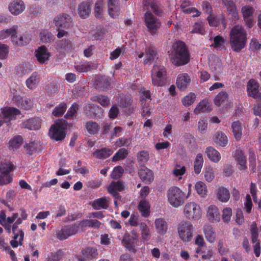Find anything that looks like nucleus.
<instances>
[{
  "mask_svg": "<svg viewBox=\"0 0 261 261\" xmlns=\"http://www.w3.org/2000/svg\"><path fill=\"white\" fill-rule=\"evenodd\" d=\"M222 218L223 222L227 223L230 221L232 215V211L230 207H226L222 210Z\"/></svg>",
  "mask_w": 261,
  "mask_h": 261,
  "instance_id": "61",
  "label": "nucleus"
},
{
  "mask_svg": "<svg viewBox=\"0 0 261 261\" xmlns=\"http://www.w3.org/2000/svg\"><path fill=\"white\" fill-rule=\"evenodd\" d=\"M66 128V121L59 120L51 126L48 132L49 136L56 141L62 140L65 137Z\"/></svg>",
  "mask_w": 261,
  "mask_h": 261,
  "instance_id": "9",
  "label": "nucleus"
},
{
  "mask_svg": "<svg viewBox=\"0 0 261 261\" xmlns=\"http://www.w3.org/2000/svg\"><path fill=\"white\" fill-rule=\"evenodd\" d=\"M23 143V139L20 136H16L12 138L9 142L10 149L15 150L18 149Z\"/></svg>",
  "mask_w": 261,
  "mask_h": 261,
  "instance_id": "44",
  "label": "nucleus"
},
{
  "mask_svg": "<svg viewBox=\"0 0 261 261\" xmlns=\"http://www.w3.org/2000/svg\"><path fill=\"white\" fill-rule=\"evenodd\" d=\"M241 11L244 19H246V18L252 17L254 13V9L252 6L246 5L242 8Z\"/></svg>",
  "mask_w": 261,
  "mask_h": 261,
  "instance_id": "63",
  "label": "nucleus"
},
{
  "mask_svg": "<svg viewBox=\"0 0 261 261\" xmlns=\"http://www.w3.org/2000/svg\"><path fill=\"white\" fill-rule=\"evenodd\" d=\"M139 175L142 180L145 184H150L154 179L152 171L145 167H142L140 169Z\"/></svg>",
  "mask_w": 261,
  "mask_h": 261,
  "instance_id": "23",
  "label": "nucleus"
},
{
  "mask_svg": "<svg viewBox=\"0 0 261 261\" xmlns=\"http://www.w3.org/2000/svg\"><path fill=\"white\" fill-rule=\"evenodd\" d=\"M39 144L35 142H31L28 144H26L24 146L26 150L27 153L29 155H32L37 151L39 149Z\"/></svg>",
  "mask_w": 261,
  "mask_h": 261,
  "instance_id": "54",
  "label": "nucleus"
},
{
  "mask_svg": "<svg viewBox=\"0 0 261 261\" xmlns=\"http://www.w3.org/2000/svg\"><path fill=\"white\" fill-rule=\"evenodd\" d=\"M186 219L193 221H198L202 217V210L200 204L194 201L187 202L182 211Z\"/></svg>",
  "mask_w": 261,
  "mask_h": 261,
  "instance_id": "6",
  "label": "nucleus"
},
{
  "mask_svg": "<svg viewBox=\"0 0 261 261\" xmlns=\"http://www.w3.org/2000/svg\"><path fill=\"white\" fill-rule=\"evenodd\" d=\"M194 188L197 194L200 197L202 198H205L206 197L207 188L206 184L204 182L202 181H198L196 182Z\"/></svg>",
  "mask_w": 261,
  "mask_h": 261,
  "instance_id": "40",
  "label": "nucleus"
},
{
  "mask_svg": "<svg viewBox=\"0 0 261 261\" xmlns=\"http://www.w3.org/2000/svg\"><path fill=\"white\" fill-rule=\"evenodd\" d=\"M40 81V76L38 73L34 72L26 81V85L30 89H35Z\"/></svg>",
  "mask_w": 261,
  "mask_h": 261,
  "instance_id": "41",
  "label": "nucleus"
},
{
  "mask_svg": "<svg viewBox=\"0 0 261 261\" xmlns=\"http://www.w3.org/2000/svg\"><path fill=\"white\" fill-rule=\"evenodd\" d=\"M86 128L89 134H95L98 132L99 127L96 122L89 121L86 123Z\"/></svg>",
  "mask_w": 261,
  "mask_h": 261,
  "instance_id": "58",
  "label": "nucleus"
},
{
  "mask_svg": "<svg viewBox=\"0 0 261 261\" xmlns=\"http://www.w3.org/2000/svg\"><path fill=\"white\" fill-rule=\"evenodd\" d=\"M206 216L208 221L212 223H218L221 219L219 209L214 204H211L207 207Z\"/></svg>",
  "mask_w": 261,
  "mask_h": 261,
  "instance_id": "13",
  "label": "nucleus"
},
{
  "mask_svg": "<svg viewBox=\"0 0 261 261\" xmlns=\"http://www.w3.org/2000/svg\"><path fill=\"white\" fill-rule=\"evenodd\" d=\"M13 100L16 105L19 108L25 110L30 109L32 106L33 102L29 98H21L19 96L14 97Z\"/></svg>",
  "mask_w": 261,
  "mask_h": 261,
  "instance_id": "28",
  "label": "nucleus"
},
{
  "mask_svg": "<svg viewBox=\"0 0 261 261\" xmlns=\"http://www.w3.org/2000/svg\"><path fill=\"white\" fill-rule=\"evenodd\" d=\"M207 19L211 27H216L221 25L224 29L226 27V23L223 15L215 17L211 15Z\"/></svg>",
  "mask_w": 261,
  "mask_h": 261,
  "instance_id": "24",
  "label": "nucleus"
},
{
  "mask_svg": "<svg viewBox=\"0 0 261 261\" xmlns=\"http://www.w3.org/2000/svg\"><path fill=\"white\" fill-rule=\"evenodd\" d=\"M41 120L39 118H31L23 123V126L31 130H37L40 128Z\"/></svg>",
  "mask_w": 261,
  "mask_h": 261,
  "instance_id": "30",
  "label": "nucleus"
},
{
  "mask_svg": "<svg viewBox=\"0 0 261 261\" xmlns=\"http://www.w3.org/2000/svg\"><path fill=\"white\" fill-rule=\"evenodd\" d=\"M225 40L220 36H217L214 38V43L212 46L217 49H220L224 47Z\"/></svg>",
  "mask_w": 261,
  "mask_h": 261,
  "instance_id": "60",
  "label": "nucleus"
},
{
  "mask_svg": "<svg viewBox=\"0 0 261 261\" xmlns=\"http://www.w3.org/2000/svg\"><path fill=\"white\" fill-rule=\"evenodd\" d=\"M203 158L201 153L197 154L194 162V169L196 174H198L200 173L201 169L203 165Z\"/></svg>",
  "mask_w": 261,
  "mask_h": 261,
  "instance_id": "45",
  "label": "nucleus"
},
{
  "mask_svg": "<svg viewBox=\"0 0 261 261\" xmlns=\"http://www.w3.org/2000/svg\"><path fill=\"white\" fill-rule=\"evenodd\" d=\"M205 153L208 158L214 163H218L221 160V155L214 147L210 146L206 148Z\"/></svg>",
  "mask_w": 261,
  "mask_h": 261,
  "instance_id": "33",
  "label": "nucleus"
},
{
  "mask_svg": "<svg viewBox=\"0 0 261 261\" xmlns=\"http://www.w3.org/2000/svg\"><path fill=\"white\" fill-rule=\"evenodd\" d=\"M216 195L218 199L222 202H227L230 198L229 191L223 187L218 188Z\"/></svg>",
  "mask_w": 261,
  "mask_h": 261,
  "instance_id": "35",
  "label": "nucleus"
},
{
  "mask_svg": "<svg viewBox=\"0 0 261 261\" xmlns=\"http://www.w3.org/2000/svg\"><path fill=\"white\" fill-rule=\"evenodd\" d=\"M0 248L10 254L12 261H17L15 252L11 249L9 245L5 243L2 238H0Z\"/></svg>",
  "mask_w": 261,
  "mask_h": 261,
  "instance_id": "48",
  "label": "nucleus"
},
{
  "mask_svg": "<svg viewBox=\"0 0 261 261\" xmlns=\"http://www.w3.org/2000/svg\"><path fill=\"white\" fill-rule=\"evenodd\" d=\"M54 21L59 30L60 28H69L71 25V18L66 14H61L55 17Z\"/></svg>",
  "mask_w": 261,
  "mask_h": 261,
  "instance_id": "14",
  "label": "nucleus"
},
{
  "mask_svg": "<svg viewBox=\"0 0 261 261\" xmlns=\"http://www.w3.org/2000/svg\"><path fill=\"white\" fill-rule=\"evenodd\" d=\"M149 153L147 151H141L137 154V159L139 162L141 164L146 163L149 159Z\"/></svg>",
  "mask_w": 261,
  "mask_h": 261,
  "instance_id": "64",
  "label": "nucleus"
},
{
  "mask_svg": "<svg viewBox=\"0 0 261 261\" xmlns=\"http://www.w3.org/2000/svg\"><path fill=\"white\" fill-rule=\"evenodd\" d=\"M128 154V151L125 148H121L115 154L112 158V161L116 162L123 160L126 157Z\"/></svg>",
  "mask_w": 261,
  "mask_h": 261,
  "instance_id": "55",
  "label": "nucleus"
},
{
  "mask_svg": "<svg viewBox=\"0 0 261 261\" xmlns=\"http://www.w3.org/2000/svg\"><path fill=\"white\" fill-rule=\"evenodd\" d=\"M18 26L15 25L11 28L3 30L0 32V40H3L10 36L12 42L15 41V37L18 33Z\"/></svg>",
  "mask_w": 261,
  "mask_h": 261,
  "instance_id": "19",
  "label": "nucleus"
},
{
  "mask_svg": "<svg viewBox=\"0 0 261 261\" xmlns=\"http://www.w3.org/2000/svg\"><path fill=\"white\" fill-rule=\"evenodd\" d=\"M167 198L168 203L175 208L182 206L187 199L185 192L176 186H172L168 190Z\"/></svg>",
  "mask_w": 261,
  "mask_h": 261,
  "instance_id": "5",
  "label": "nucleus"
},
{
  "mask_svg": "<svg viewBox=\"0 0 261 261\" xmlns=\"http://www.w3.org/2000/svg\"><path fill=\"white\" fill-rule=\"evenodd\" d=\"M114 152V150L110 148H104L96 150L93 154L98 159H105L110 156Z\"/></svg>",
  "mask_w": 261,
  "mask_h": 261,
  "instance_id": "47",
  "label": "nucleus"
},
{
  "mask_svg": "<svg viewBox=\"0 0 261 261\" xmlns=\"http://www.w3.org/2000/svg\"><path fill=\"white\" fill-rule=\"evenodd\" d=\"M168 55L171 62L177 66L185 65L190 61V54L186 44L180 41L173 43Z\"/></svg>",
  "mask_w": 261,
  "mask_h": 261,
  "instance_id": "3",
  "label": "nucleus"
},
{
  "mask_svg": "<svg viewBox=\"0 0 261 261\" xmlns=\"http://www.w3.org/2000/svg\"><path fill=\"white\" fill-rule=\"evenodd\" d=\"M28 214L24 209H21L18 212L13 213L12 215L7 217L4 212H0V224L3 225L8 233H10L12 229L14 234L13 239L10 241V244L13 248H16L22 245L24 233L19 230L16 232L18 226L21 224L23 220L27 219Z\"/></svg>",
  "mask_w": 261,
  "mask_h": 261,
  "instance_id": "1",
  "label": "nucleus"
},
{
  "mask_svg": "<svg viewBox=\"0 0 261 261\" xmlns=\"http://www.w3.org/2000/svg\"><path fill=\"white\" fill-rule=\"evenodd\" d=\"M20 114V111L15 108L6 107L2 109L0 113V127L4 122L7 123L15 119L16 116Z\"/></svg>",
  "mask_w": 261,
  "mask_h": 261,
  "instance_id": "11",
  "label": "nucleus"
},
{
  "mask_svg": "<svg viewBox=\"0 0 261 261\" xmlns=\"http://www.w3.org/2000/svg\"><path fill=\"white\" fill-rule=\"evenodd\" d=\"M138 208L143 217L147 218L149 216L150 206L149 202L146 200H141L138 204Z\"/></svg>",
  "mask_w": 261,
  "mask_h": 261,
  "instance_id": "32",
  "label": "nucleus"
},
{
  "mask_svg": "<svg viewBox=\"0 0 261 261\" xmlns=\"http://www.w3.org/2000/svg\"><path fill=\"white\" fill-rule=\"evenodd\" d=\"M100 225L101 223L99 221L92 219L84 220L77 223L78 227L82 229H84L88 227L98 228Z\"/></svg>",
  "mask_w": 261,
  "mask_h": 261,
  "instance_id": "37",
  "label": "nucleus"
},
{
  "mask_svg": "<svg viewBox=\"0 0 261 261\" xmlns=\"http://www.w3.org/2000/svg\"><path fill=\"white\" fill-rule=\"evenodd\" d=\"M18 26L15 25L11 28L3 30L0 32V40H3L10 36L12 42L15 41V37L18 33Z\"/></svg>",
  "mask_w": 261,
  "mask_h": 261,
  "instance_id": "20",
  "label": "nucleus"
},
{
  "mask_svg": "<svg viewBox=\"0 0 261 261\" xmlns=\"http://www.w3.org/2000/svg\"><path fill=\"white\" fill-rule=\"evenodd\" d=\"M140 229L143 241L144 242H148L151 237V230L149 227L146 223L142 222L140 224Z\"/></svg>",
  "mask_w": 261,
  "mask_h": 261,
  "instance_id": "38",
  "label": "nucleus"
},
{
  "mask_svg": "<svg viewBox=\"0 0 261 261\" xmlns=\"http://www.w3.org/2000/svg\"><path fill=\"white\" fill-rule=\"evenodd\" d=\"M122 242L124 246L131 251H135L136 247L139 246V241L132 237L128 233L124 234Z\"/></svg>",
  "mask_w": 261,
  "mask_h": 261,
  "instance_id": "18",
  "label": "nucleus"
},
{
  "mask_svg": "<svg viewBox=\"0 0 261 261\" xmlns=\"http://www.w3.org/2000/svg\"><path fill=\"white\" fill-rule=\"evenodd\" d=\"M109 203V198L101 197L93 201L91 203L92 206L95 210L106 209Z\"/></svg>",
  "mask_w": 261,
  "mask_h": 261,
  "instance_id": "36",
  "label": "nucleus"
},
{
  "mask_svg": "<svg viewBox=\"0 0 261 261\" xmlns=\"http://www.w3.org/2000/svg\"><path fill=\"white\" fill-rule=\"evenodd\" d=\"M145 58L144 61V64H149L155 58H157L156 50L152 47H147L145 49Z\"/></svg>",
  "mask_w": 261,
  "mask_h": 261,
  "instance_id": "42",
  "label": "nucleus"
},
{
  "mask_svg": "<svg viewBox=\"0 0 261 261\" xmlns=\"http://www.w3.org/2000/svg\"><path fill=\"white\" fill-rule=\"evenodd\" d=\"M191 82V76L187 73H182L178 75L176 84L180 90L185 91L190 86Z\"/></svg>",
  "mask_w": 261,
  "mask_h": 261,
  "instance_id": "15",
  "label": "nucleus"
},
{
  "mask_svg": "<svg viewBox=\"0 0 261 261\" xmlns=\"http://www.w3.org/2000/svg\"><path fill=\"white\" fill-rule=\"evenodd\" d=\"M103 1L97 0L95 5L94 13L97 18H101L102 15Z\"/></svg>",
  "mask_w": 261,
  "mask_h": 261,
  "instance_id": "62",
  "label": "nucleus"
},
{
  "mask_svg": "<svg viewBox=\"0 0 261 261\" xmlns=\"http://www.w3.org/2000/svg\"><path fill=\"white\" fill-rule=\"evenodd\" d=\"M211 111V108L208 100L203 99L196 106L194 113L195 114H198L200 113L208 112Z\"/></svg>",
  "mask_w": 261,
  "mask_h": 261,
  "instance_id": "34",
  "label": "nucleus"
},
{
  "mask_svg": "<svg viewBox=\"0 0 261 261\" xmlns=\"http://www.w3.org/2000/svg\"><path fill=\"white\" fill-rule=\"evenodd\" d=\"M154 225L156 232L160 236H163L167 232L168 225L164 219L159 218L155 219Z\"/></svg>",
  "mask_w": 261,
  "mask_h": 261,
  "instance_id": "26",
  "label": "nucleus"
},
{
  "mask_svg": "<svg viewBox=\"0 0 261 261\" xmlns=\"http://www.w3.org/2000/svg\"><path fill=\"white\" fill-rule=\"evenodd\" d=\"M222 4L226 7L228 12L231 14L233 19H238L239 14L237 11L236 5L231 0H222Z\"/></svg>",
  "mask_w": 261,
  "mask_h": 261,
  "instance_id": "31",
  "label": "nucleus"
},
{
  "mask_svg": "<svg viewBox=\"0 0 261 261\" xmlns=\"http://www.w3.org/2000/svg\"><path fill=\"white\" fill-rule=\"evenodd\" d=\"M8 9L12 15H18L24 11L25 5L22 0H14L9 4Z\"/></svg>",
  "mask_w": 261,
  "mask_h": 261,
  "instance_id": "16",
  "label": "nucleus"
},
{
  "mask_svg": "<svg viewBox=\"0 0 261 261\" xmlns=\"http://www.w3.org/2000/svg\"><path fill=\"white\" fill-rule=\"evenodd\" d=\"M31 40V35L29 33L24 34L23 36L17 37V35L15 37V41L14 44L18 45H24L28 44Z\"/></svg>",
  "mask_w": 261,
  "mask_h": 261,
  "instance_id": "50",
  "label": "nucleus"
},
{
  "mask_svg": "<svg viewBox=\"0 0 261 261\" xmlns=\"http://www.w3.org/2000/svg\"><path fill=\"white\" fill-rule=\"evenodd\" d=\"M232 132L235 139L237 140H240L242 135V127L241 123L239 121H234L231 125Z\"/></svg>",
  "mask_w": 261,
  "mask_h": 261,
  "instance_id": "43",
  "label": "nucleus"
},
{
  "mask_svg": "<svg viewBox=\"0 0 261 261\" xmlns=\"http://www.w3.org/2000/svg\"><path fill=\"white\" fill-rule=\"evenodd\" d=\"M75 68L79 72H86L92 69V66L89 62H81L75 65Z\"/></svg>",
  "mask_w": 261,
  "mask_h": 261,
  "instance_id": "52",
  "label": "nucleus"
},
{
  "mask_svg": "<svg viewBox=\"0 0 261 261\" xmlns=\"http://www.w3.org/2000/svg\"><path fill=\"white\" fill-rule=\"evenodd\" d=\"M203 174L204 179L208 182H212L215 176L214 169L211 166H206L204 168Z\"/></svg>",
  "mask_w": 261,
  "mask_h": 261,
  "instance_id": "51",
  "label": "nucleus"
},
{
  "mask_svg": "<svg viewBox=\"0 0 261 261\" xmlns=\"http://www.w3.org/2000/svg\"><path fill=\"white\" fill-rule=\"evenodd\" d=\"M152 84L156 86H163L166 83V70L161 64L154 65L151 70Z\"/></svg>",
  "mask_w": 261,
  "mask_h": 261,
  "instance_id": "8",
  "label": "nucleus"
},
{
  "mask_svg": "<svg viewBox=\"0 0 261 261\" xmlns=\"http://www.w3.org/2000/svg\"><path fill=\"white\" fill-rule=\"evenodd\" d=\"M143 8L145 24L151 34H154L160 28L161 23L155 15L161 16L163 11L156 0H144Z\"/></svg>",
  "mask_w": 261,
  "mask_h": 261,
  "instance_id": "2",
  "label": "nucleus"
},
{
  "mask_svg": "<svg viewBox=\"0 0 261 261\" xmlns=\"http://www.w3.org/2000/svg\"><path fill=\"white\" fill-rule=\"evenodd\" d=\"M258 83L253 79L249 80L247 84V92L249 96L261 101V92L259 91Z\"/></svg>",
  "mask_w": 261,
  "mask_h": 261,
  "instance_id": "12",
  "label": "nucleus"
},
{
  "mask_svg": "<svg viewBox=\"0 0 261 261\" xmlns=\"http://www.w3.org/2000/svg\"><path fill=\"white\" fill-rule=\"evenodd\" d=\"M54 36L47 31H42L40 33V40L44 43H48L53 40Z\"/></svg>",
  "mask_w": 261,
  "mask_h": 261,
  "instance_id": "57",
  "label": "nucleus"
},
{
  "mask_svg": "<svg viewBox=\"0 0 261 261\" xmlns=\"http://www.w3.org/2000/svg\"><path fill=\"white\" fill-rule=\"evenodd\" d=\"M228 95L224 91L218 93L215 97L214 102L216 106H220L224 104L228 99Z\"/></svg>",
  "mask_w": 261,
  "mask_h": 261,
  "instance_id": "49",
  "label": "nucleus"
},
{
  "mask_svg": "<svg viewBox=\"0 0 261 261\" xmlns=\"http://www.w3.org/2000/svg\"><path fill=\"white\" fill-rule=\"evenodd\" d=\"M247 34L244 29L240 25L232 28L230 33V44L233 50L241 51L246 44Z\"/></svg>",
  "mask_w": 261,
  "mask_h": 261,
  "instance_id": "4",
  "label": "nucleus"
},
{
  "mask_svg": "<svg viewBox=\"0 0 261 261\" xmlns=\"http://www.w3.org/2000/svg\"><path fill=\"white\" fill-rule=\"evenodd\" d=\"M213 140L216 144L222 147H225L228 143L227 136L222 132H217Z\"/></svg>",
  "mask_w": 261,
  "mask_h": 261,
  "instance_id": "39",
  "label": "nucleus"
},
{
  "mask_svg": "<svg viewBox=\"0 0 261 261\" xmlns=\"http://www.w3.org/2000/svg\"><path fill=\"white\" fill-rule=\"evenodd\" d=\"M124 189V185L120 181H113L108 187V192L112 195L116 199L119 198L118 192L122 191Z\"/></svg>",
  "mask_w": 261,
  "mask_h": 261,
  "instance_id": "22",
  "label": "nucleus"
},
{
  "mask_svg": "<svg viewBox=\"0 0 261 261\" xmlns=\"http://www.w3.org/2000/svg\"><path fill=\"white\" fill-rule=\"evenodd\" d=\"M66 109V104L64 102L61 103L54 109L53 115L56 117L61 116L65 113Z\"/></svg>",
  "mask_w": 261,
  "mask_h": 261,
  "instance_id": "56",
  "label": "nucleus"
},
{
  "mask_svg": "<svg viewBox=\"0 0 261 261\" xmlns=\"http://www.w3.org/2000/svg\"><path fill=\"white\" fill-rule=\"evenodd\" d=\"M193 226L188 221L180 222L177 226V233L183 242H189L193 236Z\"/></svg>",
  "mask_w": 261,
  "mask_h": 261,
  "instance_id": "10",
  "label": "nucleus"
},
{
  "mask_svg": "<svg viewBox=\"0 0 261 261\" xmlns=\"http://www.w3.org/2000/svg\"><path fill=\"white\" fill-rule=\"evenodd\" d=\"M98 253L97 250L94 248L88 247L83 250L82 255L79 259L81 261H85L88 259H92L97 257Z\"/></svg>",
  "mask_w": 261,
  "mask_h": 261,
  "instance_id": "25",
  "label": "nucleus"
},
{
  "mask_svg": "<svg viewBox=\"0 0 261 261\" xmlns=\"http://www.w3.org/2000/svg\"><path fill=\"white\" fill-rule=\"evenodd\" d=\"M119 6L116 0H109L108 11L110 16L113 18H117L119 14Z\"/></svg>",
  "mask_w": 261,
  "mask_h": 261,
  "instance_id": "29",
  "label": "nucleus"
},
{
  "mask_svg": "<svg viewBox=\"0 0 261 261\" xmlns=\"http://www.w3.org/2000/svg\"><path fill=\"white\" fill-rule=\"evenodd\" d=\"M187 171L186 167L179 164H176L173 171V175L176 177L178 180L182 179V176L184 175Z\"/></svg>",
  "mask_w": 261,
  "mask_h": 261,
  "instance_id": "46",
  "label": "nucleus"
},
{
  "mask_svg": "<svg viewBox=\"0 0 261 261\" xmlns=\"http://www.w3.org/2000/svg\"><path fill=\"white\" fill-rule=\"evenodd\" d=\"M91 100L97 101L103 107L107 106L110 103V100L107 97L103 95L95 96L91 98Z\"/></svg>",
  "mask_w": 261,
  "mask_h": 261,
  "instance_id": "59",
  "label": "nucleus"
},
{
  "mask_svg": "<svg viewBox=\"0 0 261 261\" xmlns=\"http://www.w3.org/2000/svg\"><path fill=\"white\" fill-rule=\"evenodd\" d=\"M35 56L37 61L40 64H43L48 60L50 54L45 46H41L36 50Z\"/></svg>",
  "mask_w": 261,
  "mask_h": 261,
  "instance_id": "21",
  "label": "nucleus"
},
{
  "mask_svg": "<svg viewBox=\"0 0 261 261\" xmlns=\"http://www.w3.org/2000/svg\"><path fill=\"white\" fill-rule=\"evenodd\" d=\"M196 99V94L193 92H190L182 99L181 101L184 106L189 107L195 102Z\"/></svg>",
  "mask_w": 261,
  "mask_h": 261,
  "instance_id": "53",
  "label": "nucleus"
},
{
  "mask_svg": "<svg viewBox=\"0 0 261 261\" xmlns=\"http://www.w3.org/2000/svg\"><path fill=\"white\" fill-rule=\"evenodd\" d=\"M203 231L206 241L213 244L217 240V234L215 228L210 224H205L203 226Z\"/></svg>",
  "mask_w": 261,
  "mask_h": 261,
  "instance_id": "17",
  "label": "nucleus"
},
{
  "mask_svg": "<svg viewBox=\"0 0 261 261\" xmlns=\"http://www.w3.org/2000/svg\"><path fill=\"white\" fill-rule=\"evenodd\" d=\"M15 169V166L10 159H5L1 162L0 186L7 185L12 181L10 173Z\"/></svg>",
  "mask_w": 261,
  "mask_h": 261,
  "instance_id": "7",
  "label": "nucleus"
},
{
  "mask_svg": "<svg viewBox=\"0 0 261 261\" xmlns=\"http://www.w3.org/2000/svg\"><path fill=\"white\" fill-rule=\"evenodd\" d=\"M92 4L91 1H87L82 3L78 7V14L82 18H86L90 12V6Z\"/></svg>",
  "mask_w": 261,
  "mask_h": 261,
  "instance_id": "27",
  "label": "nucleus"
}]
</instances>
